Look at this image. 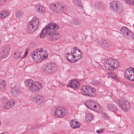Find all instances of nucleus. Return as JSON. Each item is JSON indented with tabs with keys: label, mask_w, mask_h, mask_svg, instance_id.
I'll return each mask as SVG.
<instances>
[{
	"label": "nucleus",
	"mask_w": 134,
	"mask_h": 134,
	"mask_svg": "<svg viewBox=\"0 0 134 134\" xmlns=\"http://www.w3.org/2000/svg\"><path fill=\"white\" fill-rule=\"evenodd\" d=\"M9 0H8V1Z\"/></svg>",
	"instance_id": "nucleus-50"
},
{
	"label": "nucleus",
	"mask_w": 134,
	"mask_h": 134,
	"mask_svg": "<svg viewBox=\"0 0 134 134\" xmlns=\"http://www.w3.org/2000/svg\"><path fill=\"white\" fill-rule=\"evenodd\" d=\"M24 15V12L21 10L18 11L16 13V16L17 18H20Z\"/></svg>",
	"instance_id": "nucleus-31"
},
{
	"label": "nucleus",
	"mask_w": 134,
	"mask_h": 134,
	"mask_svg": "<svg viewBox=\"0 0 134 134\" xmlns=\"http://www.w3.org/2000/svg\"><path fill=\"white\" fill-rule=\"evenodd\" d=\"M29 49H26L25 50V52L24 53V56L23 57H21L20 58H25L27 56V54H28L29 52Z\"/></svg>",
	"instance_id": "nucleus-39"
},
{
	"label": "nucleus",
	"mask_w": 134,
	"mask_h": 134,
	"mask_svg": "<svg viewBox=\"0 0 134 134\" xmlns=\"http://www.w3.org/2000/svg\"><path fill=\"white\" fill-rule=\"evenodd\" d=\"M106 107L108 109L113 111H117L118 110L116 106L112 104H107Z\"/></svg>",
	"instance_id": "nucleus-23"
},
{
	"label": "nucleus",
	"mask_w": 134,
	"mask_h": 134,
	"mask_svg": "<svg viewBox=\"0 0 134 134\" xmlns=\"http://www.w3.org/2000/svg\"><path fill=\"white\" fill-rule=\"evenodd\" d=\"M0 134H9L7 133H5Z\"/></svg>",
	"instance_id": "nucleus-47"
},
{
	"label": "nucleus",
	"mask_w": 134,
	"mask_h": 134,
	"mask_svg": "<svg viewBox=\"0 0 134 134\" xmlns=\"http://www.w3.org/2000/svg\"><path fill=\"white\" fill-rule=\"evenodd\" d=\"M73 23L76 26H80L81 24V22L79 20L76 19H74L73 20Z\"/></svg>",
	"instance_id": "nucleus-34"
},
{
	"label": "nucleus",
	"mask_w": 134,
	"mask_h": 134,
	"mask_svg": "<svg viewBox=\"0 0 134 134\" xmlns=\"http://www.w3.org/2000/svg\"><path fill=\"white\" fill-rule=\"evenodd\" d=\"M60 37V35L59 34L53 33L49 36V38L51 40L54 41L59 39Z\"/></svg>",
	"instance_id": "nucleus-19"
},
{
	"label": "nucleus",
	"mask_w": 134,
	"mask_h": 134,
	"mask_svg": "<svg viewBox=\"0 0 134 134\" xmlns=\"http://www.w3.org/2000/svg\"><path fill=\"white\" fill-rule=\"evenodd\" d=\"M42 88V86L40 83L38 82H34L27 88L28 89L32 92H38Z\"/></svg>",
	"instance_id": "nucleus-14"
},
{
	"label": "nucleus",
	"mask_w": 134,
	"mask_h": 134,
	"mask_svg": "<svg viewBox=\"0 0 134 134\" xmlns=\"http://www.w3.org/2000/svg\"><path fill=\"white\" fill-rule=\"evenodd\" d=\"M102 118L104 119L108 120L109 119V116L105 113H102Z\"/></svg>",
	"instance_id": "nucleus-38"
},
{
	"label": "nucleus",
	"mask_w": 134,
	"mask_h": 134,
	"mask_svg": "<svg viewBox=\"0 0 134 134\" xmlns=\"http://www.w3.org/2000/svg\"><path fill=\"white\" fill-rule=\"evenodd\" d=\"M50 7L55 12L57 13L62 12H67L68 9V7L65 4H62L60 3L51 4Z\"/></svg>",
	"instance_id": "nucleus-4"
},
{
	"label": "nucleus",
	"mask_w": 134,
	"mask_h": 134,
	"mask_svg": "<svg viewBox=\"0 0 134 134\" xmlns=\"http://www.w3.org/2000/svg\"><path fill=\"white\" fill-rule=\"evenodd\" d=\"M80 127V125L78 123L76 124L74 126H73V127L72 128L74 129H76L79 128Z\"/></svg>",
	"instance_id": "nucleus-40"
},
{
	"label": "nucleus",
	"mask_w": 134,
	"mask_h": 134,
	"mask_svg": "<svg viewBox=\"0 0 134 134\" xmlns=\"http://www.w3.org/2000/svg\"><path fill=\"white\" fill-rule=\"evenodd\" d=\"M9 14V13L4 10L2 11L0 13V18L4 19Z\"/></svg>",
	"instance_id": "nucleus-30"
},
{
	"label": "nucleus",
	"mask_w": 134,
	"mask_h": 134,
	"mask_svg": "<svg viewBox=\"0 0 134 134\" xmlns=\"http://www.w3.org/2000/svg\"><path fill=\"white\" fill-rule=\"evenodd\" d=\"M109 5L110 9L115 12L120 11L123 9L122 5L119 1H112L110 3Z\"/></svg>",
	"instance_id": "nucleus-11"
},
{
	"label": "nucleus",
	"mask_w": 134,
	"mask_h": 134,
	"mask_svg": "<svg viewBox=\"0 0 134 134\" xmlns=\"http://www.w3.org/2000/svg\"><path fill=\"white\" fill-rule=\"evenodd\" d=\"M21 54V52H18L14 53L13 55V58L15 59H17L19 58Z\"/></svg>",
	"instance_id": "nucleus-33"
},
{
	"label": "nucleus",
	"mask_w": 134,
	"mask_h": 134,
	"mask_svg": "<svg viewBox=\"0 0 134 134\" xmlns=\"http://www.w3.org/2000/svg\"><path fill=\"white\" fill-rule=\"evenodd\" d=\"M46 34H47V33L44 32L43 29L40 34V38H43L46 36Z\"/></svg>",
	"instance_id": "nucleus-36"
},
{
	"label": "nucleus",
	"mask_w": 134,
	"mask_h": 134,
	"mask_svg": "<svg viewBox=\"0 0 134 134\" xmlns=\"http://www.w3.org/2000/svg\"><path fill=\"white\" fill-rule=\"evenodd\" d=\"M121 34L127 39L131 40H134V33L127 27L122 26L120 30Z\"/></svg>",
	"instance_id": "nucleus-10"
},
{
	"label": "nucleus",
	"mask_w": 134,
	"mask_h": 134,
	"mask_svg": "<svg viewBox=\"0 0 134 134\" xmlns=\"http://www.w3.org/2000/svg\"><path fill=\"white\" fill-rule=\"evenodd\" d=\"M57 68V66L55 63H49L44 64L42 66V69L44 73L51 74L55 72Z\"/></svg>",
	"instance_id": "nucleus-7"
},
{
	"label": "nucleus",
	"mask_w": 134,
	"mask_h": 134,
	"mask_svg": "<svg viewBox=\"0 0 134 134\" xmlns=\"http://www.w3.org/2000/svg\"><path fill=\"white\" fill-rule=\"evenodd\" d=\"M61 110L62 111H61V114L60 115V116H59V118L63 117L68 114L69 112L66 109L62 107Z\"/></svg>",
	"instance_id": "nucleus-26"
},
{
	"label": "nucleus",
	"mask_w": 134,
	"mask_h": 134,
	"mask_svg": "<svg viewBox=\"0 0 134 134\" xmlns=\"http://www.w3.org/2000/svg\"><path fill=\"white\" fill-rule=\"evenodd\" d=\"M1 102L4 108L9 109L14 105L15 101L14 100H9L5 98H3L1 99Z\"/></svg>",
	"instance_id": "nucleus-12"
},
{
	"label": "nucleus",
	"mask_w": 134,
	"mask_h": 134,
	"mask_svg": "<svg viewBox=\"0 0 134 134\" xmlns=\"http://www.w3.org/2000/svg\"><path fill=\"white\" fill-rule=\"evenodd\" d=\"M40 126V124H36L34 126V129H38Z\"/></svg>",
	"instance_id": "nucleus-41"
},
{
	"label": "nucleus",
	"mask_w": 134,
	"mask_h": 134,
	"mask_svg": "<svg viewBox=\"0 0 134 134\" xmlns=\"http://www.w3.org/2000/svg\"><path fill=\"white\" fill-rule=\"evenodd\" d=\"M34 82L31 79H27L25 82V85L27 88L32 84Z\"/></svg>",
	"instance_id": "nucleus-29"
},
{
	"label": "nucleus",
	"mask_w": 134,
	"mask_h": 134,
	"mask_svg": "<svg viewBox=\"0 0 134 134\" xmlns=\"http://www.w3.org/2000/svg\"><path fill=\"white\" fill-rule=\"evenodd\" d=\"M85 103L87 108L90 109L96 112L100 111L101 106L95 101L91 100H88L86 101Z\"/></svg>",
	"instance_id": "nucleus-6"
},
{
	"label": "nucleus",
	"mask_w": 134,
	"mask_h": 134,
	"mask_svg": "<svg viewBox=\"0 0 134 134\" xmlns=\"http://www.w3.org/2000/svg\"><path fill=\"white\" fill-rule=\"evenodd\" d=\"M11 46L9 45H5L0 51V61L3 58L7 57L10 52Z\"/></svg>",
	"instance_id": "nucleus-13"
},
{
	"label": "nucleus",
	"mask_w": 134,
	"mask_h": 134,
	"mask_svg": "<svg viewBox=\"0 0 134 134\" xmlns=\"http://www.w3.org/2000/svg\"><path fill=\"white\" fill-rule=\"evenodd\" d=\"M70 123L71 126V127L72 128L73 127V126L75 125L76 124H78V122L75 121V120H71L70 122Z\"/></svg>",
	"instance_id": "nucleus-37"
},
{
	"label": "nucleus",
	"mask_w": 134,
	"mask_h": 134,
	"mask_svg": "<svg viewBox=\"0 0 134 134\" xmlns=\"http://www.w3.org/2000/svg\"><path fill=\"white\" fill-rule=\"evenodd\" d=\"M7 87V85L5 82L2 80H0V91H3Z\"/></svg>",
	"instance_id": "nucleus-25"
},
{
	"label": "nucleus",
	"mask_w": 134,
	"mask_h": 134,
	"mask_svg": "<svg viewBox=\"0 0 134 134\" xmlns=\"http://www.w3.org/2000/svg\"><path fill=\"white\" fill-rule=\"evenodd\" d=\"M73 2L75 6L78 8H82L81 2L79 0H73Z\"/></svg>",
	"instance_id": "nucleus-32"
},
{
	"label": "nucleus",
	"mask_w": 134,
	"mask_h": 134,
	"mask_svg": "<svg viewBox=\"0 0 134 134\" xmlns=\"http://www.w3.org/2000/svg\"><path fill=\"white\" fill-rule=\"evenodd\" d=\"M82 54L77 48H73L70 53H67L65 54L66 58L69 61L75 63L82 58Z\"/></svg>",
	"instance_id": "nucleus-1"
},
{
	"label": "nucleus",
	"mask_w": 134,
	"mask_h": 134,
	"mask_svg": "<svg viewBox=\"0 0 134 134\" xmlns=\"http://www.w3.org/2000/svg\"><path fill=\"white\" fill-rule=\"evenodd\" d=\"M80 85L79 83L76 80L73 79L69 81L67 85L68 87L73 88L77 87Z\"/></svg>",
	"instance_id": "nucleus-16"
},
{
	"label": "nucleus",
	"mask_w": 134,
	"mask_h": 134,
	"mask_svg": "<svg viewBox=\"0 0 134 134\" xmlns=\"http://www.w3.org/2000/svg\"><path fill=\"white\" fill-rule=\"evenodd\" d=\"M105 69L108 71H113L119 66V63L115 59L110 58L107 59L104 64Z\"/></svg>",
	"instance_id": "nucleus-3"
},
{
	"label": "nucleus",
	"mask_w": 134,
	"mask_h": 134,
	"mask_svg": "<svg viewBox=\"0 0 134 134\" xmlns=\"http://www.w3.org/2000/svg\"><path fill=\"white\" fill-rule=\"evenodd\" d=\"M104 131V129H100L99 130L96 131L99 134Z\"/></svg>",
	"instance_id": "nucleus-43"
},
{
	"label": "nucleus",
	"mask_w": 134,
	"mask_h": 134,
	"mask_svg": "<svg viewBox=\"0 0 134 134\" xmlns=\"http://www.w3.org/2000/svg\"><path fill=\"white\" fill-rule=\"evenodd\" d=\"M94 118L93 115L92 113H88L85 116V119L87 122L91 121L93 120Z\"/></svg>",
	"instance_id": "nucleus-24"
},
{
	"label": "nucleus",
	"mask_w": 134,
	"mask_h": 134,
	"mask_svg": "<svg viewBox=\"0 0 134 134\" xmlns=\"http://www.w3.org/2000/svg\"><path fill=\"white\" fill-rule=\"evenodd\" d=\"M36 102L38 104H41L44 101V99L43 96H38L35 98Z\"/></svg>",
	"instance_id": "nucleus-22"
},
{
	"label": "nucleus",
	"mask_w": 134,
	"mask_h": 134,
	"mask_svg": "<svg viewBox=\"0 0 134 134\" xmlns=\"http://www.w3.org/2000/svg\"><path fill=\"white\" fill-rule=\"evenodd\" d=\"M8 27L7 25L5 24L3 25L2 26V28H3L5 30H7Z\"/></svg>",
	"instance_id": "nucleus-42"
},
{
	"label": "nucleus",
	"mask_w": 134,
	"mask_h": 134,
	"mask_svg": "<svg viewBox=\"0 0 134 134\" xmlns=\"http://www.w3.org/2000/svg\"><path fill=\"white\" fill-rule=\"evenodd\" d=\"M133 77H134V69H133Z\"/></svg>",
	"instance_id": "nucleus-48"
},
{
	"label": "nucleus",
	"mask_w": 134,
	"mask_h": 134,
	"mask_svg": "<svg viewBox=\"0 0 134 134\" xmlns=\"http://www.w3.org/2000/svg\"><path fill=\"white\" fill-rule=\"evenodd\" d=\"M124 1L128 4L134 5V0H123Z\"/></svg>",
	"instance_id": "nucleus-35"
},
{
	"label": "nucleus",
	"mask_w": 134,
	"mask_h": 134,
	"mask_svg": "<svg viewBox=\"0 0 134 134\" xmlns=\"http://www.w3.org/2000/svg\"><path fill=\"white\" fill-rule=\"evenodd\" d=\"M124 76L129 80L134 81L133 69L132 70L129 69L126 70L125 72Z\"/></svg>",
	"instance_id": "nucleus-15"
},
{
	"label": "nucleus",
	"mask_w": 134,
	"mask_h": 134,
	"mask_svg": "<svg viewBox=\"0 0 134 134\" xmlns=\"http://www.w3.org/2000/svg\"><path fill=\"white\" fill-rule=\"evenodd\" d=\"M39 24V20L36 17L33 18L28 23L27 30L28 32L32 33L37 28Z\"/></svg>",
	"instance_id": "nucleus-5"
},
{
	"label": "nucleus",
	"mask_w": 134,
	"mask_h": 134,
	"mask_svg": "<svg viewBox=\"0 0 134 134\" xmlns=\"http://www.w3.org/2000/svg\"><path fill=\"white\" fill-rule=\"evenodd\" d=\"M99 44L102 47L107 48L108 47L109 44L105 41H100Z\"/></svg>",
	"instance_id": "nucleus-28"
},
{
	"label": "nucleus",
	"mask_w": 134,
	"mask_h": 134,
	"mask_svg": "<svg viewBox=\"0 0 134 134\" xmlns=\"http://www.w3.org/2000/svg\"><path fill=\"white\" fill-rule=\"evenodd\" d=\"M116 75L114 73L112 72V74H111V77L114 79H116Z\"/></svg>",
	"instance_id": "nucleus-45"
},
{
	"label": "nucleus",
	"mask_w": 134,
	"mask_h": 134,
	"mask_svg": "<svg viewBox=\"0 0 134 134\" xmlns=\"http://www.w3.org/2000/svg\"><path fill=\"white\" fill-rule=\"evenodd\" d=\"M48 55L47 51H43L42 48H40L36 50L31 54V56L34 60L41 61L42 59L46 58Z\"/></svg>",
	"instance_id": "nucleus-2"
},
{
	"label": "nucleus",
	"mask_w": 134,
	"mask_h": 134,
	"mask_svg": "<svg viewBox=\"0 0 134 134\" xmlns=\"http://www.w3.org/2000/svg\"><path fill=\"white\" fill-rule=\"evenodd\" d=\"M81 93L83 94L91 97H94L96 94V90L91 86H83L81 89Z\"/></svg>",
	"instance_id": "nucleus-8"
},
{
	"label": "nucleus",
	"mask_w": 134,
	"mask_h": 134,
	"mask_svg": "<svg viewBox=\"0 0 134 134\" xmlns=\"http://www.w3.org/2000/svg\"><path fill=\"white\" fill-rule=\"evenodd\" d=\"M8 1V0H0V6L4 4L5 2Z\"/></svg>",
	"instance_id": "nucleus-44"
},
{
	"label": "nucleus",
	"mask_w": 134,
	"mask_h": 134,
	"mask_svg": "<svg viewBox=\"0 0 134 134\" xmlns=\"http://www.w3.org/2000/svg\"><path fill=\"white\" fill-rule=\"evenodd\" d=\"M36 10L39 13L41 14H43L45 12V9L41 5H36Z\"/></svg>",
	"instance_id": "nucleus-20"
},
{
	"label": "nucleus",
	"mask_w": 134,
	"mask_h": 134,
	"mask_svg": "<svg viewBox=\"0 0 134 134\" xmlns=\"http://www.w3.org/2000/svg\"><path fill=\"white\" fill-rule=\"evenodd\" d=\"M10 92L11 94L14 96H16L19 95L21 92L20 87L18 86H15L12 87Z\"/></svg>",
	"instance_id": "nucleus-17"
},
{
	"label": "nucleus",
	"mask_w": 134,
	"mask_h": 134,
	"mask_svg": "<svg viewBox=\"0 0 134 134\" xmlns=\"http://www.w3.org/2000/svg\"><path fill=\"white\" fill-rule=\"evenodd\" d=\"M112 74V72H108L107 74V75L109 76L108 77V78L109 77H111Z\"/></svg>",
	"instance_id": "nucleus-46"
},
{
	"label": "nucleus",
	"mask_w": 134,
	"mask_h": 134,
	"mask_svg": "<svg viewBox=\"0 0 134 134\" xmlns=\"http://www.w3.org/2000/svg\"><path fill=\"white\" fill-rule=\"evenodd\" d=\"M119 106L123 110L125 111H128L130 109V103L127 101H125L120 103Z\"/></svg>",
	"instance_id": "nucleus-18"
},
{
	"label": "nucleus",
	"mask_w": 134,
	"mask_h": 134,
	"mask_svg": "<svg viewBox=\"0 0 134 134\" xmlns=\"http://www.w3.org/2000/svg\"><path fill=\"white\" fill-rule=\"evenodd\" d=\"M133 25L134 26V24H133Z\"/></svg>",
	"instance_id": "nucleus-49"
},
{
	"label": "nucleus",
	"mask_w": 134,
	"mask_h": 134,
	"mask_svg": "<svg viewBox=\"0 0 134 134\" xmlns=\"http://www.w3.org/2000/svg\"><path fill=\"white\" fill-rule=\"evenodd\" d=\"M62 107H58L55 108L54 110V116L57 117L59 118L61 113V111H62Z\"/></svg>",
	"instance_id": "nucleus-21"
},
{
	"label": "nucleus",
	"mask_w": 134,
	"mask_h": 134,
	"mask_svg": "<svg viewBox=\"0 0 134 134\" xmlns=\"http://www.w3.org/2000/svg\"><path fill=\"white\" fill-rule=\"evenodd\" d=\"M59 26L54 23L51 22L48 24L43 29L44 32L49 36L58 29Z\"/></svg>",
	"instance_id": "nucleus-9"
},
{
	"label": "nucleus",
	"mask_w": 134,
	"mask_h": 134,
	"mask_svg": "<svg viewBox=\"0 0 134 134\" xmlns=\"http://www.w3.org/2000/svg\"><path fill=\"white\" fill-rule=\"evenodd\" d=\"M94 6L96 8L99 10L102 9L103 5L101 3L97 2L95 3Z\"/></svg>",
	"instance_id": "nucleus-27"
}]
</instances>
